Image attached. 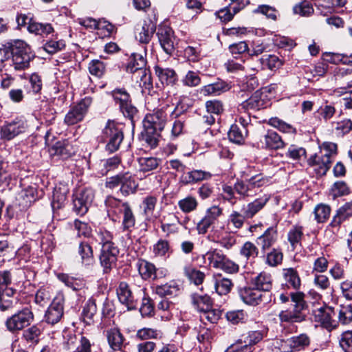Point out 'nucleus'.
Instances as JSON below:
<instances>
[{
  "mask_svg": "<svg viewBox=\"0 0 352 352\" xmlns=\"http://www.w3.org/2000/svg\"><path fill=\"white\" fill-rule=\"evenodd\" d=\"M280 300L283 303L287 302L291 298L293 303L292 309L283 310L280 312L278 316L281 322L294 323L300 322L305 320L303 311L307 307L305 300V294L301 292H291L289 295L281 294Z\"/></svg>",
  "mask_w": 352,
  "mask_h": 352,
  "instance_id": "1",
  "label": "nucleus"
},
{
  "mask_svg": "<svg viewBox=\"0 0 352 352\" xmlns=\"http://www.w3.org/2000/svg\"><path fill=\"white\" fill-rule=\"evenodd\" d=\"M183 110H179V104L174 109L169 105L155 109L152 113H147L143 120V125L147 133L157 134L161 132L165 127L168 116L175 114L178 116Z\"/></svg>",
  "mask_w": 352,
  "mask_h": 352,
  "instance_id": "2",
  "label": "nucleus"
},
{
  "mask_svg": "<svg viewBox=\"0 0 352 352\" xmlns=\"http://www.w3.org/2000/svg\"><path fill=\"white\" fill-rule=\"evenodd\" d=\"M12 56L10 65L15 71L25 70L30 67V62L34 58L35 54L31 47L21 40L14 41Z\"/></svg>",
  "mask_w": 352,
  "mask_h": 352,
  "instance_id": "3",
  "label": "nucleus"
},
{
  "mask_svg": "<svg viewBox=\"0 0 352 352\" xmlns=\"http://www.w3.org/2000/svg\"><path fill=\"white\" fill-rule=\"evenodd\" d=\"M102 139L107 142V151L111 153L117 151L124 139L122 125L113 120H108L102 130Z\"/></svg>",
  "mask_w": 352,
  "mask_h": 352,
  "instance_id": "4",
  "label": "nucleus"
},
{
  "mask_svg": "<svg viewBox=\"0 0 352 352\" xmlns=\"http://www.w3.org/2000/svg\"><path fill=\"white\" fill-rule=\"evenodd\" d=\"M210 265L220 269L228 274L237 273L239 270L238 264L230 260L221 250H214L206 254Z\"/></svg>",
  "mask_w": 352,
  "mask_h": 352,
  "instance_id": "5",
  "label": "nucleus"
},
{
  "mask_svg": "<svg viewBox=\"0 0 352 352\" xmlns=\"http://www.w3.org/2000/svg\"><path fill=\"white\" fill-rule=\"evenodd\" d=\"M111 96L124 116L133 121L138 110L132 104L131 96L126 90L124 88L115 89L111 91Z\"/></svg>",
  "mask_w": 352,
  "mask_h": 352,
  "instance_id": "6",
  "label": "nucleus"
},
{
  "mask_svg": "<svg viewBox=\"0 0 352 352\" xmlns=\"http://www.w3.org/2000/svg\"><path fill=\"white\" fill-rule=\"evenodd\" d=\"M238 294L244 303L252 306L258 305L261 302L267 303L272 298L271 293H262L254 286L240 287Z\"/></svg>",
  "mask_w": 352,
  "mask_h": 352,
  "instance_id": "7",
  "label": "nucleus"
},
{
  "mask_svg": "<svg viewBox=\"0 0 352 352\" xmlns=\"http://www.w3.org/2000/svg\"><path fill=\"white\" fill-rule=\"evenodd\" d=\"M27 122L21 118H16L10 121H6L0 126V138L3 141H10L16 136L26 131Z\"/></svg>",
  "mask_w": 352,
  "mask_h": 352,
  "instance_id": "8",
  "label": "nucleus"
},
{
  "mask_svg": "<svg viewBox=\"0 0 352 352\" xmlns=\"http://www.w3.org/2000/svg\"><path fill=\"white\" fill-rule=\"evenodd\" d=\"M34 320L32 311L28 307L19 311L6 321V326L10 332L15 333L28 327Z\"/></svg>",
  "mask_w": 352,
  "mask_h": 352,
  "instance_id": "9",
  "label": "nucleus"
},
{
  "mask_svg": "<svg viewBox=\"0 0 352 352\" xmlns=\"http://www.w3.org/2000/svg\"><path fill=\"white\" fill-rule=\"evenodd\" d=\"M93 99L86 96L73 106L65 116L64 122L67 125H74L83 120L91 105Z\"/></svg>",
  "mask_w": 352,
  "mask_h": 352,
  "instance_id": "10",
  "label": "nucleus"
},
{
  "mask_svg": "<svg viewBox=\"0 0 352 352\" xmlns=\"http://www.w3.org/2000/svg\"><path fill=\"white\" fill-rule=\"evenodd\" d=\"M310 344V337L307 333H300L280 340L279 348L283 352H300L308 348Z\"/></svg>",
  "mask_w": 352,
  "mask_h": 352,
  "instance_id": "11",
  "label": "nucleus"
},
{
  "mask_svg": "<svg viewBox=\"0 0 352 352\" xmlns=\"http://www.w3.org/2000/svg\"><path fill=\"white\" fill-rule=\"evenodd\" d=\"M312 314L314 320L319 322L324 328L331 329L336 327L337 322L333 318L336 315V312L333 307L322 305L313 309Z\"/></svg>",
  "mask_w": 352,
  "mask_h": 352,
  "instance_id": "12",
  "label": "nucleus"
},
{
  "mask_svg": "<svg viewBox=\"0 0 352 352\" xmlns=\"http://www.w3.org/2000/svg\"><path fill=\"white\" fill-rule=\"evenodd\" d=\"M119 248L115 244H107L102 247L100 262L104 273H109L116 265Z\"/></svg>",
  "mask_w": 352,
  "mask_h": 352,
  "instance_id": "13",
  "label": "nucleus"
},
{
  "mask_svg": "<svg viewBox=\"0 0 352 352\" xmlns=\"http://www.w3.org/2000/svg\"><path fill=\"white\" fill-rule=\"evenodd\" d=\"M157 36L163 50L169 55H171L175 47L176 38L173 29L166 25H161L157 30Z\"/></svg>",
  "mask_w": 352,
  "mask_h": 352,
  "instance_id": "14",
  "label": "nucleus"
},
{
  "mask_svg": "<svg viewBox=\"0 0 352 352\" xmlns=\"http://www.w3.org/2000/svg\"><path fill=\"white\" fill-rule=\"evenodd\" d=\"M223 210L218 206H212L206 211L204 217L198 222L197 230L199 234H206L208 229L213 226V224L222 214Z\"/></svg>",
  "mask_w": 352,
  "mask_h": 352,
  "instance_id": "15",
  "label": "nucleus"
},
{
  "mask_svg": "<svg viewBox=\"0 0 352 352\" xmlns=\"http://www.w3.org/2000/svg\"><path fill=\"white\" fill-rule=\"evenodd\" d=\"M63 314L64 298L62 296L56 297L45 311V321L47 324L54 325L61 320Z\"/></svg>",
  "mask_w": 352,
  "mask_h": 352,
  "instance_id": "16",
  "label": "nucleus"
},
{
  "mask_svg": "<svg viewBox=\"0 0 352 352\" xmlns=\"http://www.w3.org/2000/svg\"><path fill=\"white\" fill-rule=\"evenodd\" d=\"M94 194L91 190L85 189L74 195V210L78 215H83L88 211L89 206L92 202Z\"/></svg>",
  "mask_w": 352,
  "mask_h": 352,
  "instance_id": "17",
  "label": "nucleus"
},
{
  "mask_svg": "<svg viewBox=\"0 0 352 352\" xmlns=\"http://www.w3.org/2000/svg\"><path fill=\"white\" fill-rule=\"evenodd\" d=\"M333 161V159H331L327 154H315L308 159L307 164L318 176H323L331 168Z\"/></svg>",
  "mask_w": 352,
  "mask_h": 352,
  "instance_id": "18",
  "label": "nucleus"
},
{
  "mask_svg": "<svg viewBox=\"0 0 352 352\" xmlns=\"http://www.w3.org/2000/svg\"><path fill=\"white\" fill-rule=\"evenodd\" d=\"M146 61L140 54H133L126 66V72L133 74L140 80L146 79L147 72L146 69Z\"/></svg>",
  "mask_w": 352,
  "mask_h": 352,
  "instance_id": "19",
  "label": "nucleus"
},
{
  "mask_svg": "<svg viewBox=\"0 0 352 352\" xmlns=\"http://www.w3.org/2000/svg\"><path fill=\"white\" fill-rule=\"evenodd\" d=\"M116 292L119 301L124 305L128 310L136 309L137 302L127 283L120 282Z\"/></svg>",
  "mask_w": 352,
  "mask_h": 352,
  "instance_id": "20",
  "label": "nucleus"
},
{
  "mask_svg": "<svg viewBox=\"0 0 352 352\" xmlns=\"http://www.w3.org/2000/svg\"><path fill=\"white\" fill-rule=\"evenodd\" d=\"M155 30V25L152 21L150 19L145 20L136 28L135 38L141 43L147 44L151 40Z\"/></svg>",
  "mask_w": 352,
  "mask_h": 352,
  "instance_id": "21",
  "label": "nucleus"
},
{
  "mask_svg": "<svg viewBox=\"0 0 352 352\" xmlns=\"http://www.w3.org/2000/svg\"><path fill=\"white\" fill-rule=\"evenodd\" d=\"M263 147L267 149L277 150L285 146V142L281 137L276 132L268 130L260 140Z\"/></svg>",
  "mask_w": 352,
  "mask_h": 352,
  "instance_id": "22",
  "label": "nucleus"
},
{
  "mask_svg": "<svg viewBox=\"0 0 352 352\" xmlns=\"http://www.w3.org/2000/svg\"><path fill=\"white\" fill-rule=\"evenodd\" d=\"M269 199L270 196L264 195L248 204L246 206H243L241 212L247 219H251L265 206Z\"/></svg>",
  "mask_w": 352,
  "mask_h": 352,
  "instance_id": "23",
  "label": "nucleus"
},
{
  "mask_svg": "<svg viewBox=\"0 0 352 352\" xmlns=\"http://www.w3.org/2000/svg\"><path fill=\"white\" fill-rule=\"evenodd\" d=\"M278 238L277 229L276 227L268 228L264 233L256 239L257 245H259L263 252L272 247Z\"/></svg>",
  "mask_w": 352,
  "mask_h": 352,
  "instance_id": "24",
  "label": "nucleus"
},
{
  "mask_svg": "<svg viewBox=\"0 0 352 352\" xmlns=\"http://www.w3.org/2000/svg\"><path fill=\"white\" fill-rule=\"evenodd\" d=\"M251 284L262 293H270L272 278L270 274L263 272L251 279Z\"/></svg>",
  "mask_w": 352,
  "mask_h": 352,
  "instance_id": "25",
  "label": "nucleus"
},
{
  "mask_svg": "<svg viewBox=\"0 0 352 352\" xmlns=\"http://www.w3.org/2000/svg\"><path fill=\"white\" fill-rule=\"evenodd\" d=\"M16 291L9 287L0 293V310L6 311L12 309L17 303Z\"/></svg>",
  "mask_w": 352,
  "mask_h": 352,
  "instance_id": "26",
  "label": "nucleus"
},
{
  "mask_svg": "<svg viewBox=\"0 0 352 352\" xmlns=\"http://www.w3.org/2000/svg\"><path fill=\"white\" fill-rule=\"evenodd\" d=\"M50 153L51 155L67 159L75 153V150L68 142L59 141L51 147Z\"/></svg>",
  "mask_w": 352,
  "mask_h": 352,
  "instance_id": "27",
  "label": "nucleus"
},
{
  "mask_svg": "<svg viewBox=\"0 0 352 352\" xmlns=\"http://www.w3.org/2000/svg\"><path fill=\"white\" fill-rule=\"evenodd\" d=\"M214 288L219 296L228 294L233 287L232 280L223 277L221 274H215L213 276Z\"/></svg>",
  "mask_w": 352,
  "mask_h": 352,
  "instance_id": "28",
  "label": "nucleus"
},
{
  "mask_svg": "<svg viewBox=\"0 0 352 352\" xmlns=\"http://www.w3.org/2000/svg\"><path fill=\"white\" fill-rule=\"evenodd\" d=\"M154 69L156 76L163 85H173L177 81V75L173 69L163 68L157 65Z\"/></svg>",
  "mask_w": 352,
  "mask_h": 352,
  "instance_id": "29",
  "label": "nucleus"
},
{
  "mask_svg": "<svg viewBox=\"0 0 352 352\" xmlns=\"http://www.w3.org/2000/svg\"><path fill=\"white\" fill-rule=\"evenodd\" d=\"M106 336L112 351H122V347L124 338L118 328L113 327L108 329Z\"/></svg>",
  "mask_w": 352,
  "mask_h": 352,
  "instance_id": "30",
  "label": "nucleus"
},
{
  "mask_svg": "<svg viewBox=\"0 0 352 352\" xmlns=\"http://www.w3.org/2000/svg\"><path fill=\"white\" fill-rule=\"evenodd\" d=\"M127 202H122L121 200L116 199L113 197L109 196L105 200V205L107 208V212L109 217H111L113 221H116V217L122 212L124 208L127 206Z\"/></svg>",
  "mask_w": 352,
  "mask_h": 352,
  "instance_id": "31",
  "label": "nucleus"
},
{
  "mask_svg": "<svg viewBox=\"0 0 352 352\" xmlns=\"http://www.w3.org/2000/svg\"><path fill=\"white\" fill-rule=\"evenodd\" d=\"M137 267L142 279L146 280L150 279H155L157 278V270L154 264L146 260L140 259L137 263Z\"/></svg>",
  "mask_w": 352,
  "mask_h": 352,
  "instance_id": "32",
  "label": "nucleus"
},
{
  "mask_svg": "<svg viewBox=\"0 0 352 352\" xmlns=\"http://www.w3.org/2000/svg\"><path fill=\"white\" fill-rule=\"evenodd\" d=\"M230 88L229 83L219 79L215 82L204 86L201 92L204 95H220L221 93L228 91Z\"/></svg>",
  "mask_w": 352,
  "mask_h": 352,
  "instance_id": "33",
  "label": "nucleus"
},
{
  "mask_svg": "<svg viewBox=\"0 0 352 352\" xmlns=\"http://www.w3.org/2000/svg\"><path fill=\"white\" fill-rule=\"evenodd\" d=\"M122 182L120 190L124 196L134 194L138 187V184L134 177L129 173L122 174Z\"/></svg>",
  "mask_w": 352,
  "mask_h": 352,
  "instance_id": "34",
  "label": "nucleus"
},
{
  "mask_svg": "<svg viewBox=\"0 0 352 352\" xmlns=\"http://www.w3.org/2000/svg\"><path fill=\"white\" fill-rule=\"evenodd\" d=\"M211 177L212 174L210 172L202 170H193L183 175L181 179L184 184H188L209 179Z\"/></svg>",
  "mask_w": 352,
  "mask_h": 352,
  "instance_id": "35",
  "label": "nucleus"
},
{
  "mask_svg": "<svg viewBox=\"0 0 352 352\" xmlns=\"http://www.w3.org/2000/svg\"><path fill=\"white\" fill-rule=\"evenodd\" d=\"M155 293L161 297L177 296L180 292L179 285L175 281H170L155 288Z\"/></svg>",
  "mask_w": 352,
  "mask_h": 352,
  "instance_id": "36",
  "label": "nucleus"
},
{
  "mask_svg": "<svg viewBox=\"0 0 352 352\" xmlns=\"http://www.w3.org/2000/svg\"><path fill=\"white\" fill-rule=\"evenodd\" d=\"M283 276L288 288L294 289L300 288L301 281L298 273L295 269L292 267L283 269Z\"/></svg>",
  "mask_w": 352,
  "mask_h": 352,
  "instance_id": "37",
  "label": "nucleus"
},
{
  "mask_svg": "<svg viewBox=\"0 0 352 352\" xmlns=\"http://www.w3.org/2000/svg\"><path fill=\"white\" fill-rule=\"evenodd\" d=\"M352 216V200L346 202L342 207H340L333 217L331 221L333 226H338L343 221L346 220L349 217Z\"/></svg>",
  "mask_w": 352,
  "mask_h": 352,
  "instance_id": "38",
  "label": "nucleus"
},
{
  "mask_svg": "<svg viewBox=\"0 0 352 352\" xmlns=\"http://www.w3.org/2000/svg\"><path fill=\"white\" fill-rule=\"evenodd\" d=\"M303 236V227L302 226H293L288 231L287 240L294 250L298 246H301V241Z\"/></svg>",
  "mask_w": 352,
  "mask_h": 352,
  "instance_id": "39",
  "label": "nucleus"
},
{
  "mask_svg": "<svg viewBox=\"0 0 352 352\" xmlns=\"http://www.w3.org/2000/svg\"><path fill=\"white\" fill-rule=\"evenodd\" d=\"M78 254L80 257L82 264L91 265L94 262L93 249L87 242H81L78 245Z\"/></svg>",
  "mask_w": 352,
  "mask_h": 352,
  "instance_id": "40",
  "label": "nucleus"
},
{
  "mask_svg": "<svg viewBox=\"0 0 352 352\" xmlns=\"http://www.w3.org/2000/svg\"><path fill=\"white\" fill-rule=\"evenodd\" d=\"M68 190L63 187H56L53 192L52 207L54 210L61 208L66 203Z\"/></svg>",
  "mask_w": 352,
  "mask_h": 352,
  "instance_id": "41",
  "label": "nucleus"
},
{
  "mask_svg": "<svg viewBox=\"0 0 352 352\" xmlns=\"http://www.w3.org/2000/svg\"><path fill=\"white\" fill-rule=\"evenodd\" d=\"M248 133V129L241 127L238 124H232L228 132L229 140L237 144H242Z\"/></svg>",
  "mask_w": 352,
  "mask_h": 352,
  "instance_id": "42",
  "label": "nucleus"
},
{
  "mask_svg": "<svg viewBox=\"0 0 352 352\" xmlns=\"http://www.w3.org/2000/svg\"><path fill=\"white\" fill-rule=\"evenodd\" d=\"M27 28L29 32L41 36H46L53 32L51 24L37 23L32 19H30Z\"/></svg>",
  "mask_w": 352,
  "mask_h": 352,
  "instance_id": "43",
  "label": "nucleus"
},
{
  "mask_svg": "<svg viewBox=\"0 0 352 352\" xmlns=\"http://www.w3.org/2000/svg\"><path fill=\"white\" fill-rule=\"evenodd\" d=\"M153 253L155 257L168 258L172 253L169 242L165 239H160L153 245Z\"/></svg>",
  "mask_w": 352,
  "mask_h": 352,
  "instance_id": "44",
  "label": "nucleus"
},
{
  "mask_svg": "<svg viewBox=\"0 0 352 352\" xmlns=\"http://www.w3.org/2000/svg\"><path fill=\"white\" fill-rule=\"evenodd\" d=\"M121 213L123 214L122 230L131 232L135 224V217L129 204L124 208Z\"/></svg>",
  "mask_w": 352,
  "mask_h": 352,
  "instance_id": "45",
  "label": "nucleus"
},
{
  "mask_svg": "<svg viewBox=\"0 0 352 352\" xmlns=\"http://www.w3.org/2000/svg\"><path fill=\"white\" fill-rule=\"evenodd\" d=\"M191 299L193 305L201 312L204 311L212 306V301L208 295L193 294L191 296Z\"/></svg>",
  "mask_w": 352,
  "mask_h": 352,
  "instance_id": "46",
  "label": "nucleus"
},
{
  "mask_svg": "<svg viewBox=\"0 0 352 352\" xmlns=\"http://www.w3.org/2000/svg\"><path fill=\"white\" fill-rule=\"evenodd\" d=\"M120 163L121 159L118 155L102 160L99 164V172L102 175H105L110 170L116 169Z\"/></svg>",
  "mask_w": 352,
  "mask_h": 352,
  "instance_id": "47",
  "label": "nucleus"
},
{
  "mask_svg": "<svg viewBox=\"0 0 352 352\" xmlns=\"http://www.w3.org/2000/svg\"><path fill=\"white\" fill-rule=\"evenodd\" d=\"M264 102L260 98L259 95L255 94L250 97L248 99L243 102L239 106V110L247 111L249 109L258 110L263 108Z\"/></svg>",
  "mask_w": 352,
  "mask_h": 352,
  "instance_id": "48",
  "label": "nucleus"
},
{
  "mask_svg": "<svg viewBox=\"0 0 352 352\" xmlns=\"http://www.w3.org/2000/svg\"><path fill=\"white\" fill-rule=\"evenodd\" d=\"M41 329L37 325H32L23 332V338L30 344H36L40 340Z\"/></svg>",
  "mask_w": 352,
  "mask_h": 352,
  "instance_id": "49",
  "label": "nucleus"
},
{
  "mask_svg": "<svg viewBox=\"0 0 352 352\" xmlns=\"http://www.w3.org/2000/svg\"><path fill=\"white\" fill-rule=\"evenodd\" d=\"M138 162L140 171L146 173L156 169L160 166L161 160L157 157H140Z\"/></svg>",
  "mask_w": 352,
  "mask_h": 352,
  "instance_id": "50",
  "label": "nucleus"
},
{
  "mask_svg": "<svg viewBox=\"0 0 352 352\" xmlns=\"http://www.w3.org/2000/svg\"><path fill=\"white\" fill-rule=\"evenodd\" d=\"M96 311L97 307L95 300L92 298L89 299L82 309V316L84 321L87 324H90L93 321Z\"/></svg>",
  "mask_w": 352,
  "mask_h": 352,
  "instance_id": "51",
  "label": "nucleus"
},
{
  "mask_svg": "<svg viewBox=\"0 0 352 352\" xmlns=\"http://www.w3.org/2000/svg\"><path fill=\"white\" fill-rule=\"evenodd\" d=\"M338 321L342 324H348L352 322V305H342L338 311Z\"/></svg>",
  "mask_w": 352,
  "mask_h": 352,
  "instance_id": "52",
  "label": "nucleus"
},
{
  "mask_svg": "<svg viewBox=\"0 0 352 352\" xmlns=\"http://www.w3.org/2000/svg\"><path fill=\"white\" fill-rule=\"evenodd\" d=\"M283 259V254L279 248H273L266 255L265 263L270 267H276L280 265Z\"/></svg>",
  "mask_w": 352,
  "mask_h": 352,
  "instance_id": "53",
  "label": "nucleus"
},
{
  "mask_svg": "<svg viewBox=\"0 0 352 352\" xmlns=\"http://www.w3.org/2000/svg\"><path fill=\"white\" fill-rule=\"evenodd\" d=\"M198 202L195 197L188 196L178 201L179 209L185 213H189L195 210L197 208Z\"/></svg>",
  "mask_w": 352,
  "mask_h": 352,
  "instance_id": "54",
  "label": "nucleus"
},
{
  "mask_svg": "<svg viewBox=\"0 0 352 352\" xmlns=\"http://www.w3.org/2000/svg\"><path fill=\"white\" fill-rule=\"evenodd\" d=\"M240 254L247 260L254 259L258 254V249L253 243L247 241L241 246Z\"/></svg>",
  "mask_w": 352,
  "mask_h": 352,
  "instance_id": "55",
  "label": "nucleus"
},
{
  "mask_svg": "<svg viewBox=\"0 0 352 352\" xmlns=\"http://www.w3.org/2000/svg\"><path fill=\"white\" fill-rule=\"evenodd\" d=\"M185 275L195 285H200L205 278V274L190 266L184 267Z\"/></svg>",
  "mask_w": 352,
  "mask_h": 352,
  "instance_id": "56",
  "label": "nucleus"
},
{
  "mask_svg": "<svg viewBox=\"0 0 352 352\" xmlns=\"http://www.w3.org/2000/svg\"><path fill=\"white\" fill-rule=\"evenodd\" d=\"M350 192V188L343 181L335 182L331 188V193L334 199L348 195Z\"/></svg>",
  "mask_w": 352,
  "mask_h": 352,
  "instance_id": "57",
  "label": "nucleus"
},
{
  "mask_svg": "<svg viewBox=\"0 0 352 352\" xmlns=\"http://www.w3.org/2000/svg\"><path fill=\"white\" fill-rule=\"evenodd\" d=\"M331 208L325 204H318L314 209L315 219L318 223H323L329 219Z\"/></svg>",
  "mask_w": 352,
  "mask_h": 352,
  "instance_id": "58",
  "label": "nucleus"
},
{
  "mask_svg": "<svg viewBox=\"0 0 352 352\" xmlns=\"http://www.w3.org/2000/svg\"><path fill=\"white\" fill-rule=\"evenodd\" d=\"M245 219L247 218L245 217V214L243 212L240 213L239 212L234 210L232 211L229 215L228 221L229 224L232 225V226L236 230L234 231L236 232L238 230L243 227Z\"/></svg>",
  "mask_w": 352,
  "mask_h": 352,
  "instance_id": "59",
  "label": "nucleus"
},
{
  "mask_svg": "<svg viewBox=\"0 0 352 352\" xmlns=\"http://www.w3.org/2000/svg\"><path fill=\"white\" fill-rule=\"evenodd\" d=\"M259 61L263 68L267 67L271 70L278 67L281 65L280 60L275 55H268L266 57L263 56L259 59Z\"/></svg>",
  "mask_w": 352,
  "mask_h": 352,
  "instance_id": "60",
  "label": "nucleus"
},
{
  "mask_svg": "<svg viewBox=\"0 0 352 352\" xmlns=\"http://www.w3.org/2000/svg\"><path fill=\"white\" fill-rule=\"evenodd\" d=\"M160 331L152 328H142L136 333V338L141 340L157 338Z\"/></svg>",
  "mask_w": 352,
  "mask_h": 352,
  "instance_id": "61",
  "label": "nucleus"
},
{
  "mask_svg": "<svg viewBox=\"0 0 352 352\" xmlns=\"http://www.w3.org/2000/svg\"><path fill=\"white\" fill-rule=\"evenodd\" d=\"M221 314V310L210 307L202 312L201 318L202 320H207L211 323H216L220 319Z\"/></svg>",
  "mask_w": 352,
  "mask_h": 352,
  "instance_id": "62",
  "label": "nucleus"
},
{
  "mask_svg": "<svg viewBox=\"0 0 352 352\" xmlns=\"http://www.w3.org/2000/svg\"><path fill=\"white\" fill-rule=\"evenodd\" d=\"M96 240L102 245V247L107 244H115L112 242L113 234L109 231L103 228H100L97 231Z\"/></svg>",
  "mask_w": 352,
  "mask_h": 352,
  "instance_id": "63",
  "label": "nucleus"
},
{
  "mask_svg": "<svg viewBox=\"0 0 352 352\" xmlns=\"http://www.w3.org/2000/svg\"><path fill=\"white\" fill-rule=\"evenodd\" d=\"M339 343L344 352H352V331H346L342 333Z\"/></svg>",
  "mask_w": 352,
  "mask_h": 352,
  "instance_id": "64",
  "label": "nucleus"
}]
</instances>
